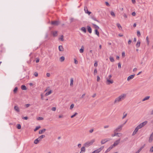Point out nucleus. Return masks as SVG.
Listing matches in <instances>:
<instances>
[{"mask_svg":"<svg viewBox=\"0 0 153 153\" xmlns=\"http://www.w3.org/2000/svg\"><path fill=\"white\" fill-rule=\"evenodd\" d=\"M138 130V129H137V128L136 127V128H135L134 131V132H133V133H132V135H133V136L137 132Z\"/></svg>","mask_w":153,"mask_h":153,"instance_id":"obj_20","label":"nucleus"},{"mask_svg":"<svg viewBox=\"0 0 153 153\" xmlns=\"http://www.w3.org/2000/svg\"><path fill=\"white\" fill-rule=\"evenodd\" d=\"M109 59H110V61L111 62H114V59L113 57H110V58Z\"/></svg>","mask_w":153,"mask_h":153,"instance_id":"obj_41","label":"nucleus"},{"mask_svg":"<svg viewBox=\"0 0 153 153\" xmlns=\"http://www.w3.org/2000/svg\"><path fill=\"white\" fill-rule=\"evenodd\" d=\"M111 14L112 16H113L114 17L115 16V14L114 12L113 11H111Z\"/></svg>","mask_w":153,"mask_h":153,"instance_id":"obj_39","label":"nucleus"},{"mask_svg":"<svg viewBox=\"0 0 153 153\" xmlns=\"http://www.w3.org/2000/svg\"><path fill=\"white\" fill-rule=\"evenodd\" d=\"M77 114H78V113L76 112L75 113V114L74 115H72L71 117V118H73L74 117H75Z\"/></svg>","mask_w":153,"mask_h":153,"instance_id":"obj_38","label":"nucleus"},{"mask_svg":"<svg viewBox=\"0 0 153 153\" xmlns=\"http://www.w3.org/2000/svg\"><path fill=\"white\" fill-rule=\"evenodd\" d=\"M40 141V140H39V138H38L37 139H36L34 141V143L36 144H37L39 141Z\"/></svg>","mask_w":153,"mask_h":153,"instance_id":"obj_24","label":"nucleus"},{"mask_svg":"<svg viewBox=\"0 0 153 153\" xmlns=\"http://www.w3.org/2000/svg\"><path fill=\"white\" fill-rule=\"evenodd\" d=\"M137 35L138 36H140L141 34H140V31H137Z\"/></svg>","mask_w":153,"mask_h":153,"instance_id":"obj_43","label":"nucleus"},{"mask_svg":"<svg viewBox=\"0 0 153 153\" xmlns=\"http://www.w3.org/2000/svg\"><path fill=\"white\" fill-rule=\"evenodd\" d=\"M150 151L151 152H153V146L150 149Z\"/></svg>","mask_w":153,"mask_h":153,"instance_id":"obj_53","label":"nucleus"},{"mask_svg":"<svg viewBox=\"0 0 153 153\" xmlns=\"http://www.w3.org/2000/svg\"><path fill=\"white\" fill-rule=\"evenodd\" d=\"M46 129L45 128L43 129L42 130H40L39 131V134H42L44 132H45L46 131Z\"/></svg>","mask_w":153,"mask_h":153,"instance_id":"obj_23","label":"nucleus"},{"mask_svg":"<svg viewBox=\"0 0 153 153\" xmlns=\"http://www.w3.org/2000/svg\"><path fill=\"white\" fill-rule=\"evenodd\" d=\"M51 25H54L57 26L60 24V22L59 21H52L51 22Z\"/></svg>","mask_w":153,"mask_h":153,"instance_id":"obj_8","label":"nucleus"},{"mask_svg":"<svg viewBox=\"0 0 153 153\" xmlns=\"http://www.w3.org/2000/svg\"><path fill=\"white\" fill-rule=\"evenodd\" d=\"M97 82H98L100 81V77L99 76H97Z\"/></svg>","mask_w":153,"mask_h":153,"instance_id":"obj_57","label":"nucleus"},{"mask_svg":"<svg viewBox=\"0 0 153 153\" xmlns=\"http://www.w3.org/2000/svg\"><path fill=\"white\" fill-rule=\"evenodd\" d=\"M57 31H53L52 33V34L53 35V36H56L57 35Z\"/></svg>","mask_w":153,"mask_h":153,"instance_id":"obj_22","label":"nucleus"},{"mask_svg":"<svg viewBox=\"0 0 153 153\" xmlns=\"http://www.w3.org/2000/svg\"><path fill=\"white\" fill-rule=\"evenodd\" d=\"M136 13L134 12H132V15L133 16H135L136 15Z\"/></svg>","mask_w":153,"mask_h":153,"instance_id":"obj_63","label":"nucleus"},{"mask_svg":"<svg viewBox=\"0 0 153 153\" xmlns=\"http://www.w3.org/2000/svg\"><path fill=\"white\" fill-rule=\"evenodd\" d=\"M45 137V135H42L41 136H40L39 137H38L39 139V140L40 141L43 138H44Z\"/></svg>","mask_w":153,"mask_h":153,"instance_id":"obj_28","label":"nucleus"},{"mask_svg":"<svg viewBox=\"0 0 153 153\" xmlns=\"http://www.w3.org/2000/svg\"><path fill=\"white\" fill-rule=\"evenodd\" d=\"M98 64H97V62L96 61L94 64V66L95 67H97V66Z\"/></svg>","mask_w":153,"mask_h":153,"instance_id":"obj_54","label":"nucleus"},{"mask_svg":"<svg viewBox=\"0 0 153 153\" xmlns=\"http://www.w3.org/2000/svg\"><path fill=\"white\" fill-rule=\"evenodd\" d=\"M145 146V144H144L141 147H140V149L142 150L144 147Z\"/></svg>","mask_w":153,"mask_h":153,"instance_id":"obj_58","label":"nucleus"},{"mask_svg":"<svg viewBox=\"0 0 153 153\" xmlns=\"http://www.w3.org/2000/svg\"><path fill=\"white\" fill-rule=\"evenodd\" d=\"M85 146H84L82 147L81 149V151L80 152V153H83L85 152Z\"/></svg>","mask_w":153,"mask_h":153,"instance_id":"obj_12","label":"nucleus"},{"mask_svg":"<svg viewBox=\"0 0 153 153\" xmlns=\"http://www.w3.org/2000/svg\"><path fill=\"white\" fill-rule=\"evenodd\" d=\"M95 141V139H93L90 141H88L85 143L84 146L85 147H88L89 146L91 145Z\"/></svg>","mask_w":153,"mask_h":153,"instance_id":"obj_2","label":"nucleus"},{"mask_svg":"<svg viewBox=\"0 0 153 153\" xmlns=\"http://www.w3.org/2000/svg\"><path fill=\"white\" fill-rule=\"evenodd\" d=\"M74 63L75 64H77L78 63V61L75 59H74Z\"/></svg>","mask_w":153,"mask_h":153,"instance_id":"obj_51","label":"nucleus"},{"mask_svg":"<svg viewBox=\"0 0 153 153\" xmlns=\"http://www.w3.org/2000/svg\"><path fill=\"white\" fill-rule=\"evenodd\" d=\"M37 119L39 120H42L43 119V118L42 117H39L37 118Z\"/></svg>","mask_w":153,"mask_h":153,"instance_id":"obj_49","label":"nucleus"},{"mask_svg":"<svg viewBox=\"0 0 153 153\" xmlns=\"http://www.w3.org/2000/svg\"><path fill=\"white\" fill-rule=\"evenodd\" d=\"M21 88L22 90H27V88L26 86L25 85H22Z\"/></svg>","mask_w":153,"mask_h":153,"instance_id":"obj_25","label":"nucleus"},{"mask_svg":"<svg viewBox=\"0 0 153 153\" xmlns=\"http://www.w3.org/2000/svg\"><path fill=\"white\" fill-rule=\"evenodd\" d=\"M134 76L135 74L129 76L127 78V80L129 81L131 79H132L134 77Z\"/></svg>","mask_w":153,"mask_h":153,"instance_id":"obj_13","label":"nucleus"},{"mask_svg":"<svg viewBox=\"0 0 153 153\" xmlns=\"http://www.w3.org/2000/svg\"><path fill=\"white\" fill-rule=\"evenodd\" d=\"M92 24L94 26V27L95 29L98 30L99 29V27L97 25L94 24Z\"/></svg>","mask_w":153,"mask_h":153,"instance_id":"obj_27","label":"nucleus"},{"mask_svg":"<svg viewBox=\"0 0 153 153\" xmlns=\"http://www.w3.org/2000/svg\"><path fill=\"white\" fill-rule=\"evenodd\" d=\"M95 34H96L97 36H99V32L98 31V30L95 29L94 30Z\"/></svg>","mask_w":153,"mask_h":153,"instance_id":"obj_26","label":"nucleus"},{"mask_svg":"<svg viewBox=\"0 0 153 153\" xmlns=\"http://www.w3.org/2000/svg\"><path fill=\"white\" fill-rule=\"evenodd\" d=\"M25 106L26 108H27L30 106V104H25Z\"/></svg>","mask_w":153,"mask_h":153,"instance_id":"obj_56","label":"nucleus"},{"mask_svg":"<svg viewBox=\"0 0 153 153\" xmlns=\"http://www.w3.org/2000/svg\"><path fill=\"white\" fill-rule=\"evenodd\" d=\"M146 40L147 42L148 45H149V41L148 37V36H147L146 37Z\"/></svg>","mask_w":153,"mask_h":153,"instance_id":"obj_50","label":"nucleus"},{"mask_svg":"<svg viewBox=\"0 0 153 153\" xmlns=\"http://www.w3.org/2000/svg\"><path fill=\"white\" fill-rule=\"evenodd\" d=\"M81 30L82 31L84 32V33H85L86 32V30L85 28V27H82L81 28Z\"/></svg>","mask_w":153,"mask_h":153,"instance_id":"obj_33","label":"nucleus"},{"mask_svg":"<svg viewBox=\"0 0 153 153\" xmlns=\"http://www.w3.org/2000/svg\"><path fill=\"white\" fill-rule=\"evenodd\" d=\"M94 131V129L93 128L91 129L89 131V132L90 133H92Z\"/></svg>","mask_w":153,"mask_h":153,"instance_id":"obj_46","label":"nucleus"},{"mask_svg":"<svg viewBox=\"0 0 153 153\" xmlns=\"http://www.w3.org/2000/svg\"><path fill=\"white\" fill-rule=\"evenodd\" d=\"M117 26L120 30L122 29V27L120 24L117 23Z\"/></svg>","mask_w":153,"mask_h":153,"instance_id":"obj_29","label":"nucleus"},{"mask_svg":"<svg viewBox=\"0 0 153 153\" xmlns=\"http://www.w3.org/2000/svg\"><path fill=\"white\" fill-rule=\"evenodd\" d=\"M74 104H72L71 105L70 107V109H72L74 107Z\"/></svg>","mask_w":153,"mask_h":153,"instance_id":"obj_47","label":"nucleus"},{"mask_svg":"<svg viewBox=\"0 0 153 153\" xmlns=\"http://www.w3.org/2000/svg\"><path fill=\"white\" fill-rule=\"evenodd\" d=\"M84 10L85 11V13H86L88 14L89 15H90V14L91 13V12L88 11V9L86 7H84Z\"/></svg>","mask_w":153,"mask_h":153,"instance_id":"obj_14","label":"nucleus"},{"mask_svg":"<svg viewBox=\"0 0 153 153\" xmlns=\"http://www.w3.org/2000/svg\"><path fill=\"white\" fill-rule=\"evenodd\" d=\"M59 39L62 41H64L63 36V35L61 36V37L59 38Z\"/></svg>","mask_w":153,"mask_h":153,"instance_id":"obj_45","label":"nucleus"},{"mask_svg":"<svg viewBox=\"0 0 153 153\" xmlns=\"http://www.w3.org/2000/svg\"><path fill=\"white\" fill-rule=\"evenodd\" d=\"M128 139V137H126L122 141V142H124L125 141H127Z\"/></svg>","mask_w":153,"mask_h":153,"instance_id":"obj_44","label":"nucleus"},{"mask_svg":"<svg viewBox=\"0 0 153 153\" xmlns=\"http://www.w3.org/2000/svg\"><path fill=\"white\" fill-rule=\"evenodd\" d=\"M97 73V69H95L94 70V75H95Z\"/></svg>","mask_w":153,"mask_h":153,"instance_id":"obj_48","label":"nucleus"},{"mask_svg":"<svg viewBox=\"0 0 153 153\" xmlns=\"http://www.w3.org/2000/svg\"><path fill=\"white\" fill-rule=\"evenodd\" d=\"M153 140V132L151 134L149 139V143H151Z\"/></svg>","mask_w":153,"mask_h":153,"instance_id":"obj_10","label":"nucleus"},{"mask_svg":"<svg viewBox=\"0 0 153 153\" xmlns=\"http://www.w3.org/2000/svg\"><path fill=\"white\" fill-rule=\"evenodd\" d=\"M17 90H18V88L17 87H16L14 90H13V92L14 93H16L17 91Z\"/></svg>","mask_w":153,"mask_h":153,"instance_id":"obj_36","label":"nucleus"},{"mask_svg":"<svg viewBox=\"0 0 153 153\" xmlns=\"http://www.w3.org/2000/svg\"><path fill=\"white\" fill-rule=\"evenodd\" d=\"M104 148V146H101L100 148L92 152V153H99Z\"/></svg>","mask_w":153,"mask_h":153,"instance_id":"obj_5","label":"nucleus"},{"mask_svg":"<svg viewBox=\"0 0 153 153\" xmlns=\"http://www.w3.org/2000/svg\"><path fill=\"white\" fill-rule=\"evenodd\" d=\"M14 109L17 112H19V108L17 106H15L14 107Z\"/></svg>","mask_w":153,"mask_h":153,"instance_id":"obj_17","label":"nucleus"},{"mask_svg":"<svg viewBox=\"0 0 153 153\" xmlns=\"http://www.w3.org/2000/svg\"><path fill=\"white\" fill-rule=\"evenodd\" d=\"M114 134H112L111 135L113 137H114L115 136H117L118 137H120L122 136V134L120 133H117V132H115L114 131Z\"/></svg>","mask_w":153,"mask_h":153,"instance_id":"obj_6","label":"nucleus"},{"mask_svg":"<svg viewBox=\"0 0 153 153\" xmlns=\"http://www.w3.org/2000/svg\"><path fill=\"white\" fill-rule=\"evenodd\" d=\"M140 40H138L136 45V47L137 48H139L140 46Z\"/></svg>","mask_w":153,"mask_h":153,"instance_id":"obj_18","label":"nucleus"},{"mask_svg":"<svg viewBox=\"0 0 153 153\" xmlns=\"http://www.w3.org/2000/svg\"><path fill=\"white\" fill-rule=\"evenodd\" d=\"M123 116L122 117V119H124V118H125L127 116V113H126L125 114H124V113H123Z\"/></svg>","mask_w":153,"mask_h":153,"instance_id":"obj_42","label":"nucleus"},{"mask_svg":"<svg viewBox=\"0 0 153 153\" xmlns=\"http://www.w3.org/2000/svg\"><path fill=\"white\" fill-rule=\"evenodd\" d=\"M22 119H25V120H27L28 119V117H23L22 118Z\"/></svg>","mask_w":153,"mask_h":153,"instance_id":"obj_62","label":"nucleus"},{"mask_svg":"<svg viewBox=\"0 0 153 153\" xmlns=\"http://www.w3.org/2000/svg\"><path fill=\"white\" fill-rule=\"evenodd\" d=\"M121 67V64L120 63H118V68H119Z\"/></svg>","mask_w":153,"mask_h":153,"instance_id":"obj_59","label":"nucleus"},{"mask_svg":"<svg viewBox=\"0 0 153 153\" xmlns=\"http://www.w3.org/2000/svg\"><path fill=\"white\" fill-rule=\"evenodd\" d=\"M105 4L106 5L108 6H110L109 3L107 2H105Z\"/></svg>","mask_w":153,"mask_h":153,"instance_id":"obj_64","label":"nucleus"},{"mask_svg":"<svg viewBox=\"0 0 153 153\" xmlns=\"http://www.w3.org/2000/svg\"><path fill=\"white\" fill-rule=\"evenodd\" d=\"M87 28L88 31L90 33H91L92 32V29L91 27L89 26H87Z\"/></svg>","mask_w":153,"mask_h":153,"instance_id":"obj_15","label":"nucleus"},{"mask_svg":"<svg viewBox=\"0 0 153 153\" xmlns=\"http://www.w3.org/2000/svg\"><path fill=\"white\" fill-rule=\"evenodd\" d=\"M150 98V96H146V97H145L142 100V101H146V100H148Z\"/></svg>","mask_w":153,"mask_h":153,"instance_id":"obj_21","label":"nucleus"},{"mask_svg":"<svg viewBox=\"0 0 153 153\" xmlns=\"http://www.w3.org/2000/svg\"><path fill=\"white\" fill-rule=\"evenodd\" d=\"M120 138L115 141L114 143L112 145V146L113 147V148L117 145L120 143Z\"/></svg>","mask_w":153,"mask_h":153,"instance_id":"obj_7","label":"nucleus"},{"mask_svg":"<svg viewBox=\"0 0 153 153\" xmlns=\"http://www.w3.org/2000/svg\"><path fill=\"white\" fill-rule=\"evenodd\" d=\"M59 50L60 51H63L64 49L62 45H59Z\"/></svg>","mask_w":153,"mask_h":153,"instance_id":"obj_19","label":"nucleus"},{"mask_svg":"<svg viewBox=\"0 0 153 153\" xmlns=\"http://www.w3.org/2000/svg\"><path fill=\"white\" fill-rule=\"evenodd\" d=\"M34 75L36 77H37L38 76V74L37 72H35L34 73Z\"/></svg>","mask_w":153,"mask_h":153,"instance_id":"obj_55","label":"nucleus"},{"mask_svg":"<svg viewBox=\"0 0 153 153\" xmlns=\"http://www.w3.org/2000/svg\"><path fill=\"white\" fill-rule=\"evenodd\" d=\"M91 19L94 20L96 21H97L98 22H99V21L98 20H97L96 19V18L95 17H94V16H92L91 17Z\"/></svg>","mask_w":153,"mask_h":153,"instance_id":"obj_31","label":"nucleus"},{"mask_svg":"<svg viewBox=\"0 0 153 153\" xmlns=\"http://www.w3.org/2000/svg\"><path fill=\"white\" fill-rule=\"evenodd\" d=\"M73 85V78H71V82H70V85L72 86Z\"/></svg>","mask_w":153,"mask_h":153,"instance_id":"obj_35","label":"nucleus"},{"mask_svg":"<svg viewBox=\"0 0 153 153\" xmlns=\"http://www.w3.org/2000/svg\"><path fill=\"white\" fill-rule=\"evenodd\" d=\"M123 127V125H120L119 126L114 130L115 132H120L122 130Z\"/></svg>","mask_w":153,"mask_h":153,"instance_id":"obj_4","label":"nucleus"},{"mask_svg":"<svg viewBox=\"0 0 153 153\" xmlns=\"http://www.w3.org/2000/svg\"><path fill=\"white\" fill-rule=\"evenodd\" d=\"M40 128V126H37L34 129V131H36L38 129H39Z\"/></svg>","mask_w":153,"mask_h":153,"instance_id":"obj_37","label":"nucleus"},{"mask_svg":"<svg viewBox=\"0 0 153 153\" xmlns=\"http://www.w3.org/2000/svg\"><path fill=\"white\" fill-rule=\"evenodd\" d=\"M148 122L147 121H145L142 123L139 124L136 128H137L138 129L142 128L144 126L146 125L147 123Z\"/></svg>","mask_w":153,"mask_h":153,"instance_id":"obj_3","label":"nucleus"},{"mask_svg":"<svg viewBox=\"0 0 153 153\" xmlns=\"http://www.w3.org/2000/svg\"><path fill=\"white\" fill-rule=\"evenodd\" d=\"M113 147L111 146L109 148H108L107 150L105 152V153H107L108 152H109L111 149H112Z\"/></svg>","mask_w":153,"mask_h":153,"instance_id":"obj_16","label":"nucleus"},{"mask_svg":"<svg viewBox=\"0 0 153 153\" xmlns=\"http://www.w3.org/2000/svg\"><path fill=\"white\" fill-rule=\"evenodd\" d=\"M106 83L107 85H110L113 83V81L112 79H109L108 78H106Z\"/></svg>","mask_w":153,"mask_h":153,"instance_id":"obj_9","label":"nucleus"},{"mask_svg":"<svg viewBox=\"0 0 153 153\" xmlns=\"http://www.w3.org/2000/svg\"><path fill=\"white\" fill-rule=\"evenodd\" d=\"M65 60V57L63 56H62L60 58V61L61 62H63Z\"/></svg>","mask_w":153,"mask_h":153,"instance_id":"obj_32","label":"nucleus"},{"mask_svg":"<svg viewBox=\"0 0 153 153\" xmlns=\"http://www.w3.org/2000/svg\"><path fill=\"white\" fill-rule=\"evenodd\" d=\"M84 47L83 46H82L81 48L79 50L80 53H82L84 51Z\"/></svg>","mask_w":153,"mask_h":153,"instance_id":"obj_30","label":"nucleus"},{"mask_svg":"<svg viewBox=\"0 0 153 153\" xmlns=\"http://www.w3.org/2000/svg\"><path fill=\"white\" fill-rule=\"evenodd\" d=\"M17 128L18 129H21V125L20 124H18L17 125Z\"/></svg>","mask_w":153,"mask_h":153,"instance_id":"obj_40","label":"nucleus"},{"mask_svg":"<svg viewBox=\"0 0 153 153\" xmlns=\"http://www.w3.org/2000/svg\"><path fill=\"white\" fill-rule=\"evenodd\" d=\"M52 92V91L51 90L50 91H49L48 92L45 94V95L47 96L50 95Z\"/></svg>","mask_w":153,"mask_h":153,"instance_id":"obj_34","label":"nucleus"},{"mask_svg":"<svg viewBox=\"0 0 153 153\" xmlns=\"http://www.w3.org/2000/svg\"><path fill=\"white\" fill-rule=\"evenodd\" d=\"M126 94H122L118 97L116 98L114 101V104H116L123 100L126 98Z\"/></svg>","mask_w":153,"mask_h":153,"instance_id":"obj_1","label":"nucleus"},{"mask_svg":"<svg viewBox=\"0 0 153 153\" xmlns=\"http://www.w3.org/2000/svg\"><path fill=\"white\" fill-rule=\"evenodd\" d=\"M109 140L107 139H105L102 140L101 141V143L102 144H103L105 143L106 142H108Z\"/></svg>","mask_w":153,"mask_h":153,"instance_id":"obj_11","label":"nucleus"},{"mask_svg":"<svg viewBox=\"0 0 153 153\" xmlns=\"http://www.w3.org/2000/svg\"><path fill=\"white\" fill-rule=\"evenodd\" d=\"M122 56L123 57H124L125 56V53L124 52H123L122 53Z\"/></svg>","mask_w":153,"mask_h":153,"instance_id":"obj_52","label":"nucleus"},{"mask_svg":"<svg viewBox=\"0 0 153 153\" xmlns=\"http://www.w3.org/2000/svg\"><path fill=\"white\" fill-rule=\"evenodd\" d=\"M123 16L126 18H127V16L126 14L125 13H124L123 15Z\"/></svg>","mask_w":153,"mask_h":153,"instance_id":"obj_60","label":"nucleus"},{"mask_svg":"<svg viewBox=\"0 0 153 153\" xmlns=\"http://www.w3.org/2000/svg\"><path fill=\"white\" fill-rule=\"evenodd\" d=\"M51 110L53 111H55L56 110V108L55 107H53L52 109H51Z\"/></svg>","mask_w":153,"mask_h":153,"instance_id":"obj_61","label":"nucleus"}]
</instances>
